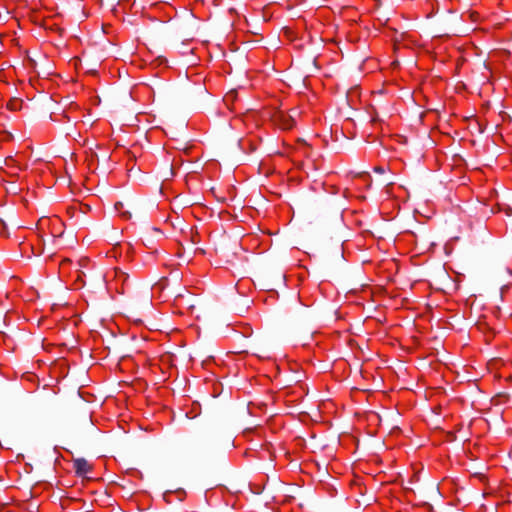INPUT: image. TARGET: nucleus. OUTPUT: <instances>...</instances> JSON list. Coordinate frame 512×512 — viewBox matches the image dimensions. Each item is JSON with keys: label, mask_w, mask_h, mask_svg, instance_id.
<instances>
[{"label": "nucleus", "mask_w": 512, "mask_h": 512, "mask_svg": "<svg viewBox=\"0 0 512 512\" xmlns=\"http://www.w3.org/2000/svg\"><path fill=\"white\" fill-rule=\"evenodd\" d=\"M262 289H263V290H268V291L273 290V288H272V287H270V285H269V284H263V285H262Z\"/></svg>", "instance_id": "10"}, {"label": "nucleus", "mask_w": 512, "mask_h": 512, "mask_svg": "<svg viewBox=\"0 0 512 512\" xmlns=\"http://www.w3.org/2000/svg\"><path fill=\"white\" fill-rule=\"evenodd\" d=\"M272 2L273 1H265L264 2L263 15H262V18L264 21H267L271 17V15L267 14V9H268L269 4H271Z\"/></svg>", "instance_id": "5"}, {"label": "nucleus", "mask_w": 512, "mask_h": 512, "mask_svg": "<svg viewBox=\"0 0 512 512\" xmlns=\"http://www.w3.org/2000/svg\"><path fill=\"white\" fill-rule=\"evenodd\" d=\"M73 466L76 473L80 476H84L91 471V465L83 458L75 459L73 461Z\"/></svg>", "instance_id": "3"}, {"label": "nucleus", "mask_w": 512, "mask_h": 512, "mask_svg": "<svg viewBox=\"0 0 512 512\" xmlns=\"http://www.w3.org/2000/svg\"><path fill=\"white\" fill-rule=\"evenodd\" d=\"M246 282L247 281H245V280H240L237 283L236 287H237V290H238L239 293L244 294V289H245Z\"/></svg>", "instance_id": "6"}, {"label": "nucleus", "mask_w": 512, "mask_h": 512, "mask_svg": "<svg viewBox=\"0 0 512 512\" xmlns=\"http://www.w3.org/2000/svg\"><path fill=\"white\" fill-rule=\"evenodd\" d=\"M233 97H234V96H233V94H232V93H229V94H227V95L225 96L224 101L228 104V103H229V101L233 99Z\"/></svg>", "instance_id": "8"}, {"label": "nucleus", "mask_w": 512, "mask_h": 512, "mask_svg": "<svg viewBox=\"0 0 512 512\" xmlns=\"http://www.w3.org/2000/svg\"><path fill=\"white\" fill-rule=\"evenodd\" d=\"M372 120L377 121L378 120L377 115H375Z\"/></svg>", "instance_id": "16"}, {"label": "nucleus", "mask_w": 512, "mask_h": 512, "mask_svg": "<svg viewBox=\"0 0 512 512\" xmlns=\"http://www.w3.org/2000/svg\"><path fill=\"white\" fill-rule=\"evenodd\" d=\"M506 214H507L508 216H511V215H512V209H511L510 207H508V208H507V210H506Z\"/></svg>", "instance_id": "14"}, {"label": "nucleus", "mask_w": 512, "mask_h": 512, "mask_svg": "<svg viewBox=\"0 0 512 512\" xmlns=\"http://www.w3.org/2000/svg\"><path fill=\"white\" fill-rule=\"evenodd\" d=\"M283 278H284V276H283L282 274H279V275L277 276V280H278V282H281V281L283 280Z\"/></svg>", "instance_id": "15"}, {"label": "nucleus", "mask_w": 512, "mask_h": 512, "mask_svg": "<svg viewBox=\"0 0 512 512\" xmlns=\"http://www.w3.org/2000/svg\"><path fill=\"white\" fill-rule=\"evenodd\" d=\"M258 512H276V508L275 506H264L263 509H260V507H258Z\"/></svg>", "instance_id": "7"}, {"label": "nucleus", "mask_w": 512, "mask_h": 512, "mask_svg": "<svg viewBox=\"0 0 512 512\" xmlns=\"http://www.w3.org/2000/svg\"><path fill=\"white\" fill-rule=\"evenodd\" d=\"M262 245V242L258 240V248Z\"/></svg>", "instance_id": "18"}, {"label": "nucleus", "mask_w": 512, "mask_h": 512, "mask_svg": "<svg viewBox=\"0 0 512 512\" xmlns=\"http://www.w3.org/2000/svg\"><path fill=\"white\" fill-rule=\"evenodd\" d=\"M13 163H14V160H13L12 158H7V159L5 160V165H6V166H10V165H12Z\"/></svg>", "instance_id": "9"}, {"label": "nucleus", "mask_w": 512, "mask_h": 512, "mask_svg": "<svg viewBox=\"0 0 512 512\" xmlns=\"http://www.w3.org/2000/svg\"><path fill=\"white\" fill-rule=\"evenodd\" d=\"M375 172L377 173H383L384 172V168L383 167H380V166H377L374 168Z\"/></svg>", "instance_id": "11"}, {"label": "nucleus", "mask_w": 512, "mask_h": 512, "mask_svg": "<svg viewBox=\"0 0 512 512\" xmlns=\"http://www.w3.org/2000/svg\"><path fill=\"white\" fill-rule=\"evenodd\" d=\"M271 443H267L266 445H261V449L258 450V459H268L271 460V452L269 449V445Z\"/></svg>", "instance_id": "4"}, {"label": "nucleus", "mask_w": 512, "mask_h": 512, "mask_svg": "<svg viewBox=\"0 0 512 512\" xmlns=\"http://www.w3.org/2000/svg\"><path fill=\"white\" fill-rule=\"evenodd\" d=\"M275 499V496L271 493L270 489L267 488L266 485L260 490V486L258 485V505L263 503L265 507L271 506V502Z\"/></svg>", "instance_id": "2"}, {"label": "nucleus", "mask_w": 512, "mask_h": 512, "mask_svg": "<svg viewBox=\"0 0 512 512\" xmlns=\"http://www.w3.org/2000/svg\"><path fill=\"white\" fill-rule=\"evenodd\" d=\"M269 70L273 71L274 67L273 66H269Z\"/></svg>", "instance_id": "17"}, {"label": "nucleus", "mask_w": 512, "mask_h": 512, "mask_svg": "<svg viewBox=\"0 0 512 512\" xmlns=\"http://www.w3.org/2000/svg\"><path fill=\"white\" fill-rule=\"evenodd\" d=\"M257 229H258V231H260V232H262V233H267V234H269V235H271V234H272V232H270V231L263 230V229L260 227V225H259V224H258V226H257Z\"/></svg>", "instance_id": "12"}, {"label": "nucleus", "mask_w": 512, "mask_h": 512, "mask_svg": "<svg viewBox=\"0 0 512 512\" xmlns=\"http://www.w3.org/2000/svg\"><path fill=\"white\" fill-rule=\"evenodd\" d=\"M268 107H272L273 109H277L279 107V101L273 100V103H265L261 106L264 110L262 117L270 118L275 124H278L282 129H291L294 125V119L290 115H285L283 112L277 111L272 114L269 111H266Z\"/></svg>", "instance_id": "1"}, {"label": "nucleus", "mask_w": 512, "mask_h": 512, "mask_svg": "<svg viewBox=\"0 0 512 512\" xmlns=\"http://www.w3.org/2000/svg\"><path fill=\"white\" fill-rule=\"evenodd\" d=\"M122 207H123V204H122V203H120V202L115 204V209H116L117 211H120V209H121Z\"/></svg>", "instance_id": "13"}]
</instances>
